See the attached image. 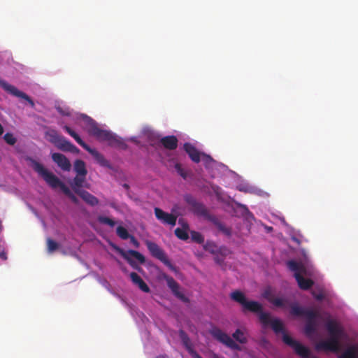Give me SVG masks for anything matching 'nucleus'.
I'll list each match as a JSON object with an SVG mask.
<instances>
[{"mask_svg":"<svg viewBox=\"0 0 358 358\" xmlns=\"http://www.w3.org/2000/svg\"><path fill=\"white\" fill-rule=\"evenodd\" d=\"M230 298L231 300L241 305L242 311L243 313L249 311L257 314L260 322L264 326L271 325L275 334L282 333V341L286 345L291 347L297 355L301 358H310V351L308 348L294 340L289 336L285 330L282 322L278 319L272 320L268 313L263 311V307L260 303L255 301H248L245 294L239 290L232 292L230 294Z\"/></svg>","mask_w":358,"mask_h":358,"instance_id":"nucleus-1","label":"nucleus"},{"mask_svg":"<svg viewBox=\"0 0 358 358\" xmlns=\"http://www.w3.org/2000/svg\"><path fill=\"white\" fill-rule=\"evenodd\" d=\"M27 160L31 164V167L45 182L52 189L60 188L63 193L66 195L74 203H78V199L71 192L70 189L60 180L53 173L46 169L43 164L36 160L28 157Z\"/></svg>","mask_w":358,"mask_h":358,"instance_id":"nucleus-2","label":"nucleus"},{"mask_svg":"<svg viewBox=\"0 0 358 358\" xmlns=\"http://www.w3.org/2000/svg\"><path fill=\"white\" fill-rule=\"evenodd\" d=\"M82 119L88 126V133L94 136L100 141H106L108 145L113 147H117L122 150H126L127 148V144L110 131L104 130L99 127L96 122L91 117L86 115H81Z\"/></svg>","mask_w":358,"mask_h":358,"instance_id":"nucleus-3","label":"nucleus"},{"mask_svg":"<svg viewBox=\"0 0 358 358\" xmlns=\"http://www.w3.org/2000/svg\"><path fill=\"white\" fill-rule=\"evenodd\" d=\"M290 313L297 317H305L306 322L305 324L304 331L306 335H312L315 334L317 328V322L316 319L320 317L318 311L304 308L297 303H294L290 307Z\"/></svg>","mask_w":358,"mask_h":358,"instance_id":"nucleus-4","label":"nucleus"},{"mask_svg":"<svg viewBox=\"0 0 358 358\" xmlns=\"http://www.w3.org/2000/svg\"><path fill=\"white\" fill-rule=\"evenodd\" d=\"M63 129L72 137L73 139L85 150H87L89 153H90L96 162L101 166L107 167L110 169H113V166L110 164V162L105 159L103 155L99 153L95 149L91 148L87 143H85L80 136L75 132L70 127L67 125H64Z\"/></svg>","mask_w":358,"mask_h":358,"instance_id":"nucleus-5","label":"nucleus"},{"mask_svg":"<svg viewBox=\"0 0 358 358\" xmlns=\"http://www.w3.org/2000/svg\"><path fill=\"white\" fill-rule=\"evenodd\" d=\"M145 245L147 246L148 250L150 252L151 255L161 261L163 264H164L167 267H169L171 271H176V268L173 266L169 258L167 257L165 252L155 242L147 240L145 241Z\"/></svg>","mask_w":358,"mask_h":358,"instance_id":"nucleus-6","label":"nucleus"},{"mask_svg":"<svg viewBox=\"0 0 358 358\" xmlns=\"http://www.w3.org/2000/svg\"><path fill=\"white\" fill-rule=\"evenodd\" d=\"M114 248L128 262V264L136 270L140 271L141 268L130 257V256L134 257L141 264H144L145 262V257L136 250H129L126 252L117 246H114Z\"/></svg>","mask_w":358,"mask_h":358,"instance_id":"nucleus-7","label":"nucleus"},{"mask_svg":"<svg viewBox=\"0 0 358 358\" xmlns=\"http://www.w3.org/2000/svg\"><path fill=\"white\" fill-rule=\"evenodd\" d=\"M210 335L220 343L225 345L228 348L241 350V347L237 344L228 334L222 331L220 328L217 327H213L210 330Z\"/></svg>","mask_w":358,"mask_h":358,"instance_id":"nucleus-8","label":"nucleus"},{"mask_svg":"<svg viewBox=\"0 0 358 358\" xmlns=\"http://www.w3.org/2000/svg\"><path fill=\"white\" fill-rule=\"evenodd\" d=\"M324 315L327 316L325 327L329 334V336L341 338H346L347 334H345L343 327L336 320L331 319L328 313H324Z\"/></svg>","mask_w":358,"mask_h":358,"instance_id":"nucleus-9","label":"nucleus"},{"mask_svg":"<svg viewBox=\"0 0 358 358\" xmlns=\"http://www.w3.org/2000/svg\"><path fill=\"white\" fill-rule=\"evenodd\" d=\"M0 86L9 94L27 101L31 108H34V101L24 92L19 90L15 86L8 84L5 80L0 79Z\"/></svg>","mask_w":358,"mask_h":358,"instance_id":"nucleus-10","label":"nucleus"},{"mask_svg":"<svg viewBox=\"0 0 358 358\" xmlns=\"http://www.w3.org/2000/svg\"><path fill=\"white\" fill-rule=\"evenodd\" d=\"M341 338L331 336L327 341H322L316 345V349L317 350H327L331 352H337L340 350V341Z\"/></svg>","mask_w":358,"mask_h":358,"instance_id":"nucleus-11","label":"nucleus"},{"mask_svg":"<svg viewBox=\"0 0 358 358\" xmlns=\"http://www.w3.org/2000/svg\"><path fill=\"white\" fill-rule=\"evenodd\" d=\"M164 278L165 279L169 288L177 298L185 302L188 301L187 298L180 291V285L174 280L173 277L165 275Z\"/></svg>","mask_w":358,"mask_h":358,"instance_id":"nucleus-12","label":"nucleus"},{"mask_svg":"<svg viewBox=\"0 0 358 358\" xmlns=\"http://www.w3.org/2000/svg\"><path fill=\"white\" fill-rule=\"evenodd\" d=\"M155 215L157 220L164 224L175 226L177 221V216L168 213L159 208H155Z\"/></svg>","mask_w":358,"mask_h":358,"instance_id":"nucleus-13","label":"nucleus"},{"mask_svg":"<svg viewBox=\"0 0 358 358\" xmlns=\"http://www.w3.org/2000/svg\"><path fill=\"white\" fill-rule=\"evenodd\" d=\"M180 338L182 341V345L185 346L189 354L192 358H202L196 351L193 348L191 340L188 335L182 329H180L178 331Z\"/></svg>","mask_w":358,"mask_h":358,"instance_id":"nucleus-14","label":"nucleus"},{"mask_svg":"<svg viewBox=\"0 0 358 358\" xmlns=\"http://www.w3.org/2000/svg\"><path fill=\"white\" fill-rule=\"evenodd\" d=\"M51 157L53 162L56 163L63 171H70L71 164L65 155L61 153L55 152L52 154Z\"/></svg>","mask_w":358,"mask_h":358,"instance_id":"nucleus-15","label":"nucleus"},{"mask_svg":"<svg viewBox=\"0 0 358 358\" xmlns=\"http://www.w3.org/2000/svg\"><path fill=\"white\" fill-rule=\"evenodd\" d=\"M185 151L189 155V158L195 163H199L201 161V153L192 143H185L183 145Z\"/></svg>","mask_w":358,"mask_h":358,"instance_id":"nucleus-16","label":"nucleus"},{"mask_svg":"<svg viewBox=\"0 0 358 358\" xmlns=\"http://www.w3.org/2000/svg\"><path fill=\"white\" fill-rule=\"evenodd\" d=\"M75 193L79 195L87 204L94 206L98 205V199L84 189H75Z\"/></svg>","mask_w":358,"mask_h":358,"instance_id":"nucleus-17","label":"nucleus"},{"mask_svg":"<svg viewBox=\"0 0 358 358\" xmlns=\"http://www.w3.org/2000/svg\"><path fill=\"white\" fill-rule=\"evenodd\" d=\"M288 268L294 273V276L296 278V275H303L306 273V268L301 262H298L294 260H289L287 262Z\"/></svg>","mask_w":358,"mask_h":358,"instance_id":"nucleus-18","label":"nucleus"},{"mask_svg":"<svg viewBox=\"0 0 358 358\" xmlns=\"http://www.w3.org/2000/svg\"><path fill=\"white\" fill-rule=\"evenodd\" d=\"M56 147L59 150L64 152H70L75 154H78L80 152L79 149L76 145L66 140L64 136Z\"/></svg>","mask_w":358,"mask_h":358,"instance_id":"nucleus-19","label":"nucleus"},{"mask_svg":"<svg viewBox=\"0 0 358 358\" xmlns=\"http://www.w3.org/2000/svg\"><path fill=\"white\" fill-rule=\"evenodd\" d=\"M129 276L133 284L136 285L141 291L145 293H148L150 292L148 285L136 273L131 272L129 274Z\"/></svg>","mask_w":358,"mask_h":358,"instance_id":"nucleus-20","label":"nucleus"},{"mask_svg":"<svg viewBox=\"0 0 358 358\" xmlns=\"http://www.w3.org/2000/svg\"><path fill=\"white\" fill-rule=\"evenodd\" d=\"M160 143L164 148L173 150L177 148L178 141L176 136L172 135L163 137L161 138Z\"/></svg>","mask_w":358,"mask_h":358,"instance_id":"nucleus-21","label":"nucleus"},{"mask_svg":"<svg viewBox=\"0 0 358 358\" xmlns=\"http://www.w3.org/2000/svg\"><path fill=\"white\" fill-rule=\"evenodd\" d=\"M296 280L298 283V285L300 289L303 290H308L312 287L314 284V282L311 279L304 278L303 275H299L298 273L296 275Z\"/></svg>","mask_w":358,"mask_h":358,"instance_id":"nucleus-22","label":"nucleus"},{"mask_svg":"<svg viewBox=\"0 0 358 358\" xmlns=\"http://www.w3.org/2000/svg\"><path fill=\"white\" fill-rule=\"evenodd\" d=\"M339 358H358V345L349 346L341 355Z\"/></svg>","mask_w":358,"mask_h":358,"instance_id":"nucleus-23","label":"nucleus"},{"mask_svg":"<svg viewBox=\"0 0 358 358\" xmlns=\"http://www.w3.org/2000/svg\"><path fill=\"white\" fill-rule=\"evenodd\" d=\"M74 171L77 175L86 176L87 171L85 162L81 159H77L74 162Z\"/></svg>","mask_w":358,"mask_h":358,"instance_id":"nucleus-24","label":"nucleus"},{"mask_svg":"<svg viewBox=\"0 0 358 358\" xmlns=\"http://www.w3.org/2000/svg\"><path fill=\"white\" fill-rule=\"evenodd\" d=\"M86 176L77 175L73 180V182L71 183V186L75 192V189H82L81 188L83 187V183L85 180Z\"/></svg>","mask_w":358,"mask_h":358,"instance_id":"nucleus-25","label":"nucleus"},{"mask_svg":"<svg viewBox=\"0 0 358 358\" xmlns=\"http://www.w3.org/2000/svg\"><path fill=\"white\" fill-rule=\"evenodd\" d=\"M46 136L48 137V141L53 143L55 146L61 141L62 136L59 135L58 132L55 130H50L46 132Z\"/></svg>","mask_w":358,"mask_h":358,"instance_id":"nucleus-26","label":"nucleus"},{"mask_svg":"<svg viewBox=\"0 0 358 358\" xmlns=\"http://www.w3.org/2000/svg\"><path fill=\"white\" fill-rule=\"evenodd\" d=\"M211 221L213 222V224L216 226L217 229L222 232L224 234H225L227 236H230L231 234V231L229 228L225 227L224 224L220 222L217 218L213 217L210 219Z\"/></svg>","mask_w":358,"mask_h":358,"instance_id":"nucleus-27","label":"nucleus"},{"mask_svg":"<svg viewBox=\"0 0 358 358\" xmlns=\"http://www.w3.org/2000/svg\"><path fill=\"white\" fill-rule=\"evenodd\" d=\"M188 229V224L185 223L182 224V229L176 228L175 229L176 236L180 240L186 241L189 238V235L187 232V229Z\"/></svg>","mask_w":358,"mask_h":358,"instance_id":"nucleus-28","label":"nucleus"},{"mask_svg":"<svg viewBox=\"0 0 358 358\" xmlns=\"http://www.w3.org/2000/svg\"><path fill=\"white\" fill-rule=\"evenodd\" d=\"M232 337L237 342L241 344H245L248 342V338L245 335L243 330L237 329L232 334Z\"/></svg>","mask_w":358,"mask_h":358,"instance_id":"nucleus-29","label":"nucleus"},{"mask_svg":"<svg viewBox=\"0 0 358 358\" xmlns=\"http://www.w3.org/2000/svg\"><path fill=\"white\" fill-rule=\"evenodd\" d=\"M192 210L194 213L199 215L206 216L208 215V210L206 208L202 203L198 201L192 207Z\"/></svg>","mask_w":358,"mask_h":358,"instance_id":"nucleus-30","label":"nucleus"},{"mask_svg":"<svg viewBox=\"0 0 358 358\" xmlns=\"http://www.w3.org/2000/svg\"><path fill=\"white\" fill-rule=\"evenodd\" d=\"M47 250L52 254L59 248V244L50 238L46 239Z\"/></svg>","mask_w":358,"mask_h":358,"instance_id":"nucleus-31","label":"nucleus"},{"mask_svg":"<svg viewBox=\"0 0 358 358\" xmlns=\"http://www.w3.org/2000/svg\"><path fill=\"white\" fill-rule=\"evenodd\" d=\"M116 233L117 236L122 240H127L131 236L129 234L127 229L122 226H119L117 227Z\"/></svg>","mask_w":358,"mask_h":358,"instance_id":"nucleus-32","label":"nucleus"},{"mask_svg":"<svg viewBox=\"0 0 358 358\" xmlns=\"http://www.w3.org/2000/svg\"><path fill=\"white\" fill-rule=\"evenodd\" d=\"M269 302L272 303L273 306L278 308L284 307L285 304V301L283 299L275 297L274 296L272 298L269 299Z\"/></svg>","mask_w":358,"mask_h":358,"instance_id":"nucleus-33","label":"nucleus"},{"mask_svg":"<svg viewBox=\"0 0 358 358\" xmlns=\"http://www.w3.org/2000/svg\"><path fill=\"white\" fill-rule=\"evenodd\" d=\"M191 238L192 240L197 243H202L204 241V238L202 234L198 231H191Z\"/></svg>","mask_w":358,"mask_h":358,"instance_id":"nucleus-34","label":"nucleus"},{"mask_svg":"<svg viewBox=\"0 0 358 358\" xmlns=\"http://www.w3.org/2000/svg\"><path fill=\"white\" fill-rule=\"evenodd\" d=\"M175 169L178 174H179L183 179H186L188 176L187 172L182 167L179 163L175 164Z\"/></svg>","mask_w":358,"mask_h":358,"instance_id":"nucleus-35","label":"nucleus"},{"mask_svg":"<svg viewBox=\"0 0 358 358\" xmlns=\"http://www.w3.org/2000/svg\"><path fill=\"white\" fill-rule=\"evenodd\" d=\"M98 220L100 223L109 225L111 227H113L115 225V222L108 217L100 216L99 217Z\"/></svg>","mask_w":358,"mask_h":358,"instance_id":"nucleus-36","label":"nucleus"},{"mask_svg":"<svg viewBox=\"0 0 358 358\" xmlns=\"http://www.w3.org/2000/svg\"><path fill=\"white\" fill-rule=\"evenodd\" d=\"M3 139L8 145H13L17 141L16 138H15L11 133H6L3 136Z\"/></svg>","mask_w":358,"mask_h":358,"instance_id":"nucleus-37","label":"nucleus"},{"mask_svg":"<svg viewBox=\"0 0 358 358\" xmlns=\"http://www.w3.org/2000/svg\"><path fill=\"white\" fill-rule=\"evenodd\" d=\"M184 200L191 207L195 205L197 202V201L191 194H185L184 196Z\"/></svg>","mask_w":358,"mask_h":358,"instance_id":"nucleus-38","label":"nucleus"},{"mask_svg":"<svg viewBox=\"0 0 358 358\" xmlns=\"http://www.w3.org/2000/svg\"><path fill=\"white\" fill-rule=\"evenodd\" d=\"M201 157H202V160L206 164H208L213 161V158L210 155H206L205 153H202L201 155Z\"/></svg>","mask_w":358,"mask_h":358,"instance_id":"nucleus-39","label":"nucleus"},{"mask_svg":"<svg viewBox=\"0 0 358 358\" xmlns=\"http://www.w3.org/2000/svg\"><path fill=\"white\" fill-rule=\"evenodd\" d=\"M312 295L317 301H322L324 298V295L322 292L317 294L315 292H313Z\"/></svg>","mask_w":358,"mask_h":358,"instance_id":"nucleus-40","label":"nucleus"},{"mask_svg":"<svg viewBox=\"0 0 358 358\" xmlns=\"http://www.w3.org/2000/svg\"><path fill=\"white\" fill-rule=\"evenodd\" d=\"M129 238L130 239V242L134 245L135 248H138L139 247V242L134 236L131 235Z\"/></svg>","mask_w":358,"mask_h":358,"instance_id":"nucleus-41","label":"nucleus"},{"mask_svg":"<svg viewBox=\"0 0 358 358\" xmlns=\"http://www.w3.org/2000/svg\"><path fill=\"white\" fill-rule=\"evenodd\" d=\"M214 260L217 264L222 265L224 261V258L217 255L214 257Z\"/></svg>","mask_w":358,"mask_h":358,"instance_id":"nucleus-42","label":"nucleus"},{"mask_svg":"<svg viewBox=\"0 0 358 358\" xmlns=\"http://www.w3.org/2000/svg\"><path fill=\"white\" fill-rule=\"evenodd\" d=\"M264 297L269 301V299L272 298L273 295L271 294L270 290H266L263 294Z\"/></svg>","mask_w":358,"mask_h":358,"instance_id":"nucleus-43","label":"nucleus"},{"mask_svg":"<svg viewBox=\"0 0 358 358\" xmlns=\"http://www.w3.org/2000/svg\"><path fill=\"white\" fill-rule=\"evenodd\" d=\"M57 109L58 112H59L60 114L63 115H66V116H69V115H70V113H69V111L64 110H62V108H60V107H58Z\"/></svg>","mask_w":358,"mask_h":358,"instance_id":"nucleus-44","label":"nucleus"},{"mask_svg":"<svg viewBox=\"0 0 358 358\" xmlns=\"http://www.w3.org/2000/svg\"><path fill=\"white\" fill-rule=\"evenodd\" d=\"M0 258L4 261L8 259L7 254L5 251L0 252Z\"/></svg>","mask_w":358,"mask_h":358,"instance_id":"nucleus-45","label":"nucleus"},{"mask_svg":"<svg viewBox=\"0 0 358 358\" xmlns=\"http://www.w3.org/2000/svg\"><path fill=\"white\" fill-rule=\"evenodd\" d=\"M122 186H123V187H124L125 189H127V190L129 189V185L128 184L124 183V184H123V185H122Z\"/></svg>","mask_w":358,"mask_h":358,"instance_id":"nucleus-46","label":"nucleus"},{"mask_svg":"<svg viewBox=\"0 0 358 358\" xmlns=\"http://www.w3.org/2000/svg\"><path fill=\"white\" fill-rule=\"evenodd\" d=\"M156 358H169L167 355H159L157 356Z\"/></svg>","mask_w":358,"mask_h":358,"instance_id":"nucleus-47","label":"nucleus"},{"mask_svg":"<svg viewBox=\"0 0 358 358\" xmlns=\"http://www.w3.org/2000/svg\"><path fill=\"white\" fill-rule=\"evenodd\" d=\"M210 252H212V253H213V254H215V252L213 250H210Z\"/></svg>","mask_w":358,"mask_h":358,"instance_id":"nucleus-48","label":"nucleus"},{"mask_svg":"<svg viewBox=\"0 0 358 358\" xmlns=\"http://www.w3.org/2000/svg\"><path fill=\"white\" fill-rule=\"evenodd\" d=\"M313 358H316V357H313Z\"/></svg>","mask_w":358,"mask_h":358,"instance_id":"nucleus-49","label":"nucleus"}]
</instances>
